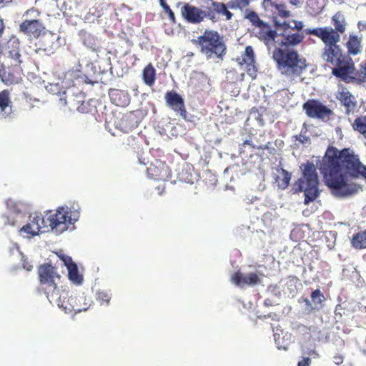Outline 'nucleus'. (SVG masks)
<instances>
[{
    "label": "nucleus",
    "mask_w": 366,
    "mask_h": 366,
    "mask_svg": "<svg viewBox=\"0 0 366 366\" xmlns=\"http://www.w3.org/2000/svg\"><path fill=\"white\" fill-rule=\"evenodd\" d=\"M167 105L173 110L177 115L183 119L187 118V112L184 104V101L182 96L174 91H168L164 95Z\"/></svg>",
    "instance_id": "obj_16"
},
{
    "label": "nucleus",
    "mask_w": 366,
    "mask_h": 366,
    "mask_svg": "<svg viewBox=\"0 0 366 366\" xmlns=\"http://www.w3.org/2000/svg\"><path fill=\"white\" fill-rule=\"evenodd\" d=\"M71 211L66 207H59L54 212L49 211L45 218L46 227L56 233H61L68 229L69 224L71 223Z\"/></svg>",
    "instance_id": "obj_9"
},
{
    "label": "nucleus",
    "mask_w": 366,
    "mask_h": 366,
    "mask_svg": "<svg viewBox=\"0 0 366 366\" xmlns=\"http://www.w3.org/2000/svg\"><path fill=\"white\" fill-rule=\"evenodd\" d=\"M109 95L111 102L118 107H126L130 102V97L127 92L117 89H111L109 92Z\"/></svg>",
    "instance_id": "obj_23"
},
{
    "label": "nucleus",
    "mask_w": 366,
    "mask_h": 366,
    "mask_svg": "<svg viewBox=\"0 0 366 366\" xmlns=\"http://www.w3.org/2000/svg\"><path fill=\"white\" fill-rule=\"evenodd\" d=\"M252 0H235L237 7L242 9L247 7Z\"/></svg>",
    "instance_id": "obj_43"
},
{
    "label": "nucleus",
    "mask_w": 366,
    "mask_h": 366,
    "mask_svg": "<svg viewBox=\"0 0 366 366\" xmlns=\"http://www.w3.org/2000/svg\"><path fill=\"white\" fill-rule=\"evenodd\" d=\"M23 69L21 67L5 66L4 64H0V79L6 85L17 84L21 82L23 76Z\"/></svg>",
    "instance_id": "obj_17"
},
{
    "label": "nucleus",
    "mask_w": 366,
    "mask_h": 366,
    "mask_svg": "<svg viewBox=\"0 0 366 366\" xmlns=\"http://www.w3.org/2000/svg\"><path fill=\"white\" fill-rule=\"evenodd\" d=\"M44 228H46L45 218L41 215L35 214L29 223L23 226L20 232L25 234V237H31L39 234Z\"/></svg>",
    "instance_id": "obj_19"
},
{
    "label": "nucleus",
    "mask_w": 366,
    "mask_h": 366,
    "mask_svg": "<svg viewBox=\"0 0 366 366\" xmlns=\"http://www.w3.org/2000/svg\"><path fill=\"white\" fill-rule=\"evenodd\" d=\"M353 129L359 132L364 137L366 136V117H359L356 118L352 124Z\"/></svg>",
    "instance_id": "obj_34"
},
{
    "label": "nucleus",
    "mask_w": 366,
    "mask_h": 366,
    "mask_svg": "<svg viewBox=\"0 0 366 366\" xmlns=\"http://www.w3.org/2000/svg\"><path fill=\"white\" fill-rule=\"evenodd\" d=\"M290 2L292 5L296 6V5H297L300 3V0H290Z\"/></svg>",
    "instance_id": "obj_56"
},
{
    "label": "nucleus",
    "mask_w": 366,
    "mask_h": 366,
    "mask_svg": "<svg viewBox=\"0 0 366 366\" xmlns=\"http://www.w3.org/2000/svg\"><path fill=\"white\" fill-rule=\"evenodd\" d=\"M272 59L277 71L290 81L300 77L307 66L305 58L292 49L275 47L272 51Z\"/></svg>",
    "instance_id": "obj_2"
},
{
    "label": "nucleus",
    "mask_w": 366,
    "mask_h": 366,
    "mask_svg": "<svg viewBox=\"0 0 366 366\" xmlns=\"http://www.w3.org/2000/svg\"><path fill=\"white\" fill-rule=\"evenodd\" d=\"M97 300L100 302L101 305L106 304L108 305L111 300V295H109L107 292L105 291H99L97 294Z\"/></svg>",
    "instance_id": "obj_39"
},
{
    "label": "nucleus",
    "mask_w": 366,
    "mask_h": 366,
    "mask_svg": "<svg viewBox=\"0 0 366 366\" xmlns=\"http://www.w3.org/2000/svg\"><path fill=\"white\" fill-rule=\"evenodd\" d=\"M162 9H164L165 13L171 10L169 6L167 4L166 5H164V6H162Z\"/></svg>",
    "instance_id": "obj_55"
},
{
    "label": "nucleus",
    "mask_w": 366,
    "mask_h": 366,
    "mask_svg": "<svg viewBox=\"0 0 366 366\" xmlns=\"http://www.w3.org/2000/svg\"><path fill=\"white\" fill-rule=\"evenodd\" d=\"M344 357L342 355L337 354L333 357V361L336 365H340L343 362Z\"/></svg>",
    "instance_id": "obj_45"
},
{
    "label": "nucleus",
    "mask_w": 366,
    "mask_h": 366,
    "mask_svg": "<svg viewBox=\"0 0 366 366\" xmlns=\"http://www.w3.org/2000/svg\"><path fill=\"white\" fill-rule=\"evenodd\" d=\"M147 176L154 180L167 181L171 178V170L163 161L155 159L147 169Z\"/></svg>",
    "instance_id": "obj_15"
},
{
    "label": "nucleus",
    "mask_w": 366,
    "mask_h": 366,
    "mask_svg": "<svg viewBox=\"0 0 366 366\" xmlns=\"http://www.w3.org/2000/svg\"><path fill=\"white\" fill-rule=\"evenodd\" d=\"M84 104L85 102H83L82 104H81V107H78V110L81 112H89V111L86 109L85 108V106H84Z\"/></svg>",
    "instance_id": "obj_52"
},
{
    "label": "nucleus",
    "mask_w": 366,
    "mask_h": 366,
    "mask_svg": "<svg viewBox=\"0 0 366 366\" xmlns=\"http://www.w3.org/2000/svg\"><path fill=\"white\" fill-rule=\"evenodd\" d=\"M317 166L325 184L338 197L353 194L359 189L356 184L347 182V174L366 182V165L360 162L358 154L350 148L338 150L333 147H329Z\"/></svg>",
    "instance_id": "obj_1"
},
{
    "label": "nucleus",
    "mask_w": 366,
    "mask_h": 366,
    "mask_svg": "<svg viewBox=\"0 0 366 366\" xmlns=\"http://www.w3.org/2000/svg\"><path fill=\"white\" fill-rule=\"evenodd\" d=\"M325 44V47L322 51V58L325 61L332 66L340 64L342 60L347 58L343 53L342 50L339 45L338 42H332L329 41H325L321 39Z\"/></svg>",
    "instance_id": "obj_10"
},
{
    "label": "nucleus",
    "mask_w": 366,
    "mask_h": 366,
    "mask_svg": "<svg viewBox=\"0 0 366 366\" xmlns=\"http://www.w3.org/2000/svg\"><path fill=\"white\" fill-rule=\"evenodd\" d=\"M38 277L41 290L44 292L51 303L52 299L50 295L60 293L62 290L57 287L56 283V280L60 278V275L54 266L46 263L39 266Z\"/></svg>",
    "instance_id": "obj_8"
},
{
    "label": "nucleus",
    "mask_w": 366,
    "mask_h": 366,
    "mask_svg": "<svg viewBox=\"0 0 366 366\" xmlns=\"http://www.w3.org/2000/svg\"><path fill=\"white\" fill-rule=\"evenodd\" d=\"M232 282L237 286L243 287L246 285L254 286L260 282V278L255 272L244 275L241 272H234L231 277Z\"/></svg>",
    "instance_id": "obj_22"
},
{
    "label": "nucleus",
    "mask_w": 366,
    "mask_h": 366,
    "mask_svg": "<svg viewBox=\"0 0 366 366\" xmlns=\"http://www.w3.org/2000/svg\"><path fill=\"white\" fill-rule=\"evenodd\" d=\"M305 302H306V303H307V304H309V303H310V302L308 301V300H305Z\"/></svg>",
    "instance_id": "obj_60"
},
{
    "label": "nucleus",
    "mask_w": 366,
    "mask_h": 366,
    "mask_svg": "<svg viewBox=\"0 0 366 366\" xmlns=\"http://www.w3.org/2000/svg\"><path fill=\"white\" fill-rule=\"evenodd\" d=\"M244 18L252 24L253 28L259 25L260 23L263 21V20L260 19L257 13L254 11L247 9L244 14Z\"/></svg>",
    "instance_id": "obj_35"
},
{
    "label": "nucleus",
    "mask_w": 366,
    "mask_h": 366,
    "mask_svg": "<svg viewBox=\"0 0 366 366\" xmlns=\"http://www.w3.org/2000/svg\"><path fill=\"white\" fill-rule=\"evenodd\" d=\"M311 360L310 357H304L298 362L297 366H310Z\"/></svg>",
    "instance_id": "obj_44"
},
{
    "label": "nucleus",
    "mask_w": 366,
    "mask_h": 366,
    "mask_svg": "<svg viewBox=\"0 0 366 366\" xmlns=\"http://www.w3.org/2000/svg\"><path fill=\"white\" fill-rule=\"evenodd\" d=\"M245 145H249V146L252 147L253 148H255L254 146H253L252 141L249 140V139H247L243 142L242 146H245Z\"/></svg>",
    "instance_id": "obj_54"
},
{
    "label": "nucleus",
    "mask_w": 366,
    "mask_h": 366,
    "mask_svg": "<svg viewBox=\"0 0 366 366\" xmlns=\"http://www.w3.org/2000/svg\"><path fill=\"white\" fill-rule=\"evenodd\" d=\"M331 21L334 29L331 26L307 29H305L306 34L314 35L325 41L339 42L340 34H344L346 31L345 18L341 12H337L332 16Z\"/></svg>",
    "instance_id": "obj_6"
},
{
    "label": "nucleus",
    "mask_w": 366,
    "mask_h": 366,
    "mask_svg": "<svg viewBox=\"0 0 366 366\" xmlns=\"http://www.w3.org/2000/svg\"><path fill=\"white\" fill-rule=\"evenodd\" d=\"M333 66L332 74L345 82H350L356 79L353 76L355 71V64L350 58L347 57L340 64H337Z\"/></svg>",
    "instance_id": "obj_14"
},
{
    "label": "nucleus",
    "mask_w": 366,
    "mask_h": 366,
    "mask_svg": "<svg viewBox=\"0 0 366 366\" xmlns=\"http://www.w3.org/2000/svg\"><path fill=\"white\" fill-rule=\"evenodd\" d=\"M4 24L3 19H0V37H1L4 31Z\"/></svg>",
    "instance_id": "obj_51"
},
{
    "label": "nucleus",
    "mask_w": 366,
    "mask_h": 366,
    "mask_svg": "<svg viewBox=\"0 0 366 366\" xmlns=\"http://www.w3.org/2000/svg\"><path fill=\"white\" fill-rule=\"evenodd\" d=\"M142 79L145 84L152 86L156 79V70L152 63L147 64L142 71Z\"/></svg>",
    "instance_id": "obj_28"
},
{
    "label": "nucleus",
    "mask_w": 366,
    "mask_h": 366,
    "mask_svg": "<svg viewBox=\"0 0 366 366\" xmlns=\"http://www.w3.org/2000/svg\"><path fill=\"white\" fill-rule=\"evenodd\" d=\"M30 13H36V16H38L40 14V13L37 10H35L34 9H31L27 10L26 12V14L27 15V14H29Z\"/></svg>",
    "instance_id": "obj_53"
},
{
    "label": "nucleus",
    "mask_w": 366,
    "mask_h": 366,
    "mask_svg": "<svg viewBox=\"0 0 366 366\" xmlns=\"http://www.w3.org/2000/svg\"><path fill=\"white\" fill-rule=\"evenodd\" d=\"M159 4L161 5V6H164V5H166L167 4V2L165 1V0H159Z\"/></svg>",
    "instance_id": "obj_57"
},
{
    "label": "nucleus",
    "mask_w": 366,
    "mask_h": 366,
    "mask_svg": "<svg viewBox=\"0 0 366 366\" xmlns=\"http://www.w3.org/2000/svg\"><path fill=\"white\" fill-rule=\"evenodd\" d=\"M347 52L351 55H356L361 51V39L357 36L350 35L348 41L346 43Z\"/></svg>",
    "instance_id": "obj_29"
},
{
    "label": "nucleus",
    "mask_w": 366,
    "mask_h": 366,
    "mask_svg": "<svg viewBox=\"0 0 366 366\" xmlns=\"http://www.w3.org/2000/svg\"><path fill=\"white\" fill-rule=\"evenodd\" d=\"M38 42L35 44L36 51H43L45 52H52L54 44L51 36H47L46 34L39 37Z\"/></svg>",
    "instance_id": "obj_26"
},
{
    "label": "nucleus",
    "mask_w": 366,
    "mask_h": 366,
    "mask_svg": "<svg viewBox=\"0 0 366 366\" xmlns=\"http://www.w3.org/2000/svg\"><path fill=\"white\" fill-rule=\"evenodd\" d=\"M303 110L308 117L313 119H329L332 111L323 105L318 100L309 99L302 106Z\"/></svg>",
    "instance_id": "obj_11"
},
{
    "label": "nucleus",
    "mask_w": 366,
    "mask_h": 366,
    "mask_svg": "<svg viewBox=\"0 0 366 366\" xmlns=\"http://www.w3.org/2000/svg\"><path fill=\"white\" fill-rule=\"evenodd\" d=\"M293 281L297 282V281H298V279H297V277H292V278L290 280V282H290V283H291V282H293Z\"/></svg>",
    "instance_id": "obj_59"
},
{
    "label": "nucleus",
    "mask_w": 366,
    "mask_h": 366,
    "mask_svg": "<svg viewBox=\"0 0 366 366\" xmlns=\"http://www.w3.org/2000/svg\"><path fill=\"white\" fill-rule=\"evenodd\" d=\"M124 144H127L128 147L135 149L137 145V138L134 136H129L126 141L124 142Z\"/></svg>",
    "instance_id": "obj_42"
},
{
    "label": "nucleus",
    "mask_w": 366,
    "mask_h": 366,
    "mask_svg": "<svg viewBox=\"0 0 366 366\" xmlns=\"http://www.w3.org/2000/svg\"><path fill=\"white\" fill-rule=\"evenodd\" d=\"M236 61L239 66H244V69L252 79H256L258 69L255 61L254 49L252 46H247L244 52L236 59Z\"/></svg>",
    "instance_id": "obj_12"
},
{
    "label": "nucleus",
    "mask_w": 366,
    "mask_h": 366,
    "mask_svg": "<svg viewBox=\"0 0 366 366\" xmlns=\"http://www.w3.org/2000/svg\"><path fill=\"white\" fill-rule=\"evenodd\" d=\"M302 176L292 185L294 194L305 192V204L313 202L320 194L318 189L319 179L316 167L311 162L302 164Z\"/></svg>",
    "instance_id": "obj_4"
},
{
    "label": "nucleus",
    "mask_w": 366,
    "mask_h": 366,
    "mask_svg": "<svg viewBox=\"0 0 366 366\" xmlns=\"http://www.w3.org/2000/svg\"><path fill=\"white\" fill-rule=\"evenodd\" d=\"M352 97L350 92L343 90L340 93L338 99L347 108V111H350L355 107V104L352 102Z\"/></svg>",
    "instance_id": "obj_32"
},
{
    "label": "nucleus",
    "mask_w": 366,
    "mask_h": 366,
    "mask_svg": "<svg viewBox=\"0 0 366 366\" xmlns=\"http://www.w3.org/2000/svg\"><path fill=\"white\" fill-rule=\"evenodd\" d=\"M308 355H310L311 357H314V358H317L319 357V354L317 353V352L315 350H311L308 352Z\"/></svg>",
    "instance_id": "obj_50"
},
{
    "label": "nucleus",
    "mask_w": 366,
    "mask_h": 366,
    "mask_svg": "<svg viewBox=\"0 0 366 366\" xmlns=\"http://www.w3.org/2000/svg\"><path fill=\"white\" fill-rule=\"evenodd\" d=\"M278 172L279 174L276 178V182H277L279 188L285 189L290 184L291 173L288 172L287 170L282 168L278 170Z\"/></svg>",
    "instance_id": "obj_31"
},
{
    "label": "nucleus",
    "mask_w": 366,
    "mask_h": 366,
    "mask_svg": "<svg viewBox=\"0 0 366 366\" xmlns=\"http://www.w3.org/2000/svg\"><path fill=\"white\" fill-rule=\"evenodd\" d=\"M273 7L277 11V15L283 19L290 16V11L287 9V7L283 4H275Z\"/></svg>",
    "instance_id": "obj_37"
},
{
    "label": "nucleus",
    "mask_w": 366,
    "mask_h": 366,
    "mask_svg": "<svg viewBox=\"0 0 366 366\" xmlns=\"http://www.w3.org/2000/svg\"><path fill=\"white\" fill-rule=\"evenodd\" d=\"M6 48V58L14 59L16 62H18L17 59L21 58V54H20V41L19 39L15 36L11 37L7 41Z\"/></svg>",
    "instance_id": "obj_24"
},
{
    "label": "nucleus",
    "mask_w": 366,
    "mask_h": 366,
    "mask_svg": "<svg viewBox=\"0 0 366 366\" xmlns=\"http://www.w3.org/2000/svg\"><path fill=\"white\" fill-rule=\"evenodd\" d=\"M13 0H0V8L8 6Z\"/></svg>",
    "instance_id": "obj_49"
},
{
    "label": "nucleus",
    "mask_w": 366,
    "mask_h": 366,
    "mask_svg": "<svg viewBox=\"0 0 366 366\" xmlns=\"http://www.w3.org/2000/svg\"><path fill=\"white\" fill-rule=\"evenodd\" d=\"M18 60V62H16L14 59H9V58H6L5 62L3 64L5 65V66H18V67H21V64L23 62L22 58H19Z\"/></svg>",
    "instance_id": "obj_41"
},
{
    "label": "nucleus",
    "mask_w": 366,
    "mask_h": 366,
    "mask_svg": "<svg viewBox=\"0 0 366 366\" xmlns=\"http://www.w3.org/2000/svg\"><path fill=\"white\" fill-rule=\"evenodd\" d=\"M6 205L8 209H11L14 212H19V204L12 199H8L6 201Z\"/></svg>",
    "instance_id": "obj_40"
},
{
    "label": "nucleus",
    "mask_w": 366,
    "mask_h": 366,
    "mask_svg": "<svg viewBox=\"0 0 366 366\" xmlns=\"http://www.w3.org/2000/svg\"><path fill=\"white\" fill-rule=\"evenodd\" d=\"M257 149H263L264 150V149H267V146H266V145L263 146V147L260 146V147H258Z\"/></svg>",
    "instance_id": "obj_58"
},
{
    "label": "nucleus",
    "mask_w": 366,
    "mask_h": 366,
    "mask_svg": "<svg viewBox=\"0 0 366 366\" xmlns=\"http://www.w3.org/2000/svg\"><path fill=\"white\" fill-rule=\"evenodd\" d=\"M360 71L362 74L361 77L366 80V62L361 66Z\"/></svg>",
    "instance_id": "obj_48"
},
{
    "label": "nucleus",
    "mask_w": 366,
    "mask_h": 366,
    "mask_svg": "<svg viewBox=\"0 0 366 366\" xmlns=\"http://www.w3.org/2000/svg\"><path fill=\"white\" fill-rule=\"evenodd\" d=\"M166 14L168 15L169 19L172 23H175L176 22L175 15H174V13L173 12V11L172 9L169 10V11H167Z\"/></svg>",
    "instance_id": "obj_47"
},
{
    "label": "nucleus",
    "mask_w": 366,
    "mask_h": 366,
    "mask_svg": "<svg viewBox=\"0 0 366 366\" xmlns=\"http://www.w3.org/2000/svg\"><path fill=\"white\" fill-rule=\"evenodd\" d=\"M253 33L254 36L260 41H263L266 46H269L274 41L277 36V31L272 29L271 26L264 21L253 28Z\"/></svg>",
    "instance_id": "obj_20"
},
{
    "label": "nucleus",
    "mask_w": 366,
    "mask_h": 366,
    "mask_svg": "<svg viewBox=\"0 0 366 366\" xmlns=\"http://www.w3.org/2000/svg\"><path fill=\"white\" fill-rule=\"evenodd\" d=\"M214 10L219 14L226 16L227 20L232 19V14L227 9L226 5L221 2H213Z\"/></svg>",
    "instance_id": "obj_33"
},
{
    "label": "nucleus",
    "mask_w": 366,
    "mask_h": 366,
    "mask_svg": "<svg viewBox=\"0 0 366 366\" xmlns=\"http://www.w3.org/2000/svg\"><path fill=\"white\" fill-rule=\"evenodd\" d=\"M181 15L186 21L192 24H199L206 16L204 11L188 3L183 4L181 8Z\"/></svg>",
    "instance_id": "obj_18"
},
{
    "label": "nucleus",
    "mask_w": 366,
    "mask_h": 366,
    "mask_svg": "<svg viewBox=\"0 0 366 366\" xmlns=\"http://www.w3.org/2000/svg\"><path fill=\"white\" fill-rule=\"evenodd\" d=\"M116 129L124 132L128 133L138 126V119L136 114L131 112L124 114L121 118L117 119L114 122Z\"/></svg>",
    "instance_id": "obj_21"
},
{
    "label": "nucleus",
    "mask_w": 366,
    "mask_h": 366,
    "mask_svg": "<svg viewBox=\"0 0 366 366\" xmlns=\"http://www.w3.org/2000/svg\"><path fill=\"white\" fill-rule=\"evenodd\" d=\"M46 89L48 92L59 97L58 102L60 106H65L66 104V92L62 89V87L59 84H49L46 86Z\"/></svg>",
    "instance_id": "obj_27"
},
{
    "label": "nucleus",
    "mask_w": 366,
    "mask_h": 366,
    "mask_svg": "<svg viewBox=\"0 0 366 366\" xmlns=\"http://www.w3.org/2000/svg\"><path fill=\"white\" fill-rule=\"evenodd\" d=\"M64 262L68 269V275L70 280L76 284H81L83 278L81 274H79L78 268L76 264L72 262V259L69 257H66L64 259Z\"/></svg>",
    "instance_id": "obj_25"
},
{
    "label": "nucleus",
    "mask_w": 366,
    "mask_h": 366,
    "mask_svg": "<svg viewBox=\"0 0 366 366\" xmlns=\"http://www.w3.org/2000/svg\"><path fill=\"white\" fill-rule=\"evenodd\" d=\"M296 139L298 140L302 144H305V143L307 142L310 139L308 137H307L305 135L300 134L299 136H296Z\"/></svg>",
    "instance_id": "obj_46"
},
{
    "label": "nucleus",
    "mask_w": 366,
    "mask_h": 366,
    "mask_svg": "<svg viewBox=\"0 0 366 366\" xmlns=\"http://www.w3.org/2000/svg\"><path fill=\"white\" fill-rule=\"evenodd\" d=\"M282 29L281 36L282 38L280 45V48L291 49L303 42L306 34L303 30L304 24L302 21L292 20L285 21L282 24H276Z\"/></svg>",
    "instance_id": "obj_7"
},
{
    "label": "nucleus",
    "mask_w": 366,
    "mask_h": 366,
    "mask_svg": "<svg viewBox=\"0 0 366 366\" xmlns=\"http://www.w3.org/2000/svg\"><path fill=\"white\" fill-rule=\"evenodd\" d=\"M192 42L199 49L200 53L207 59L222 60L227 54V46L223 37L214 30L206 29L196 39H192Z\"/></svg>",
    "instance_id": "obj_3"
},
{
    "label": "nucleus",
    "mask_w": 366,
    "mask_h": 366,
    "mask_svg": "<svg viewBox=\"0 0 366 366\" xmlns=\"http://www.w3.org/2000/svg\"><path fill=\"white\" fill-rule=\"evenodd\" d=\"M19 31L30 39H38L46 34L43 23L38 19H25L19 25Z\"/></svg>",
    "instance_id": "obj_13"
},
{
    "label": "nucleus",
    "mask_w": 366,
    "mask_h": 366,
    "mask_svg": "<svg viewBox=\"0 0 366 366\" xmlns=\"http://www.w3.org/2000/svg\"><path fill=\"white\" fill-rule=\"evenodd\" d=\"M9 95L10 93L7 89L3 90L0 92V108L1 111H4L5 109L11 103Z\"/></svg>",
    "instance_id": "obj_36"
},
{
    "label": "nucleus",
    "mask_w": 366,
    "mask_h": 366,
    "mask_svg": "<svg viewBox=\"0 0 366 366\" xmlns=\"http://www.w3.org/2000/svg\"><path fill=\"white\" fill-rule=\"evenodd\" d=\"M351 244L356 249L360 250L366 249V229L353 234Z\"/></svg>",
    "instance_id": "obj_30"
},
{
    "label": "nucleus",
    "mask_w": 366,
    "mask_h": 366,
    "mask_svg": "<svg viewBox=\"0 0 366 366\" xmlns=\"http://www.w3.org/2000/svg\"><path fill=\"white\" fill-rule=\"evenodd\" d=\"M51 296V304H56L59 307L62 308L65 312H74L79 313L86 311L92 305L91 297L84 293L71 294L65 290L60 293H54Z\"/></svg>",
    "instance_id": "obj_5"
},
{
    "label": "nucleus",
    "mask_w": 366,
    "mask_h": 366,
    "mask_svg": "<svg viewBox=\"0 0 366 366\" xmlns=\"http://www.w3.org/2000/svg\"><path fill=\"white\" fill-rule=\"evenodd\" d=\"M311 298L315 304H322L325 301V297L322 292L317 289L311 294Z\"/></svg>",
    "instance_id": "obj_38"
}]
</instances>
